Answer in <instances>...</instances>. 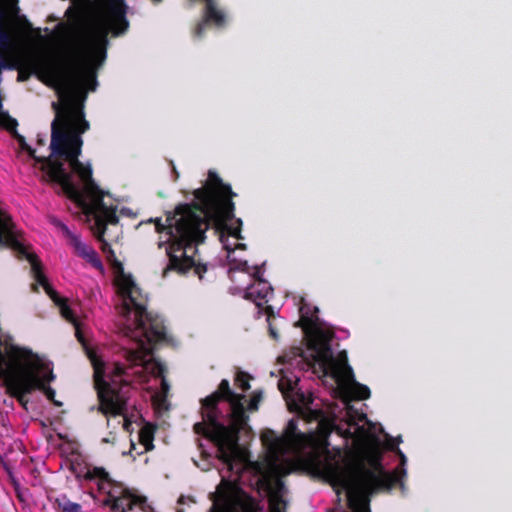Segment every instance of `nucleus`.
Returning <instances> with one entry per match:
<instances>
[{
    "mask_svg": "<svg viewBox=\"0 0 512 512\" xmlns=\"http://www.w3.org/2000/svg\"><path fill=\"white\" fill-rule=\"evenodd\" d=\"M29 66L41 79L57 86L60 97L65 98L63 105L52 103L56 115L51 123L50 155L39 159L42 162L44 178L57 185V193L66 195L85 215L94 219L92 230L101 242V250L106 259L114 268L118 297L116 308L121 317L120 329L133 341L134 347L123 348L118 358L110 362L98 350L87 345L75 310L49 285L38 257L28 250L1 202L0 245L11 248L18 257H23L30 263L31 273L36 281L31 285V290L38 292L39 285H42L47 295L59 307L61 315L74 325L75 335L94 369L99 410L105 415L126 416L132 407L129 400L133 381L143 383L150 376H154L161 378L163 392L169 388L163 377L164 367L152 356L154 346L164 341L166 334L163 320L147 312L146 296L142 294L132 275L125 273L114 251L103 239L106 225L116 224L118 218L115 210L103 201L104 192L94 182L91 166L78 159L83 144L81 134L89 129V123L75 104L74 97L86 87L95 90L96 74L87 78L79 87L70 89L38 69L35 62L30 61Z\"/></svg>",
    "mask_w": 512,
    "mask_h": 512,
    "instance_id": "nucleus-1",
    "label": "nucleus"
},
{
    "mask_svg": "<svg viewBox=\"0 0 512 512\" xmlns=\"http://www.w3.org/2000/svg\"><path fill=\"white\" fill-rule=\"evenodd\" d=\"M209 177L214 182V187L194 191L198 202L196 209L189 205H180L173 214L166 217V224L156 221V231H166V239L158 242L159 248L165 246L169 258V264L163 270V277H166L169 270L186 273L189 269L195 268V272L202 278V269L197 265L195 258L196 246L204 241L210 220L219 228L224 227L228 235L242 239V221L234 219L233 214L234 203L231 197L235 194L214 172L210 171ZM205 270L203 268V271Z\"/></svg>",
    "mask_w": 512,
    "mask_h": 512,
    "instance_id": "nucleus-2",
    "label": "nucleus"
},
{
    "mask_svg": "<svg viewBox=\"0 0 512 512\" xmlns=\"http://www.w3.org/2000/svg\"><path fill=\"white\" fill-rule=\"evenodd\" d=\"M299 311L302 319L313 332L305 350L293 347L282 356L283 361L290 367H296L301 371L311 370L318 378H330L333 384L346 390L355 388L360 397L368 398L370 390L354 379L352 368L348 365L346 351L334 356L330 344L333 332L319 327V320L316 316L318 308L311 309L309 305L303 304Z\"/></svg>",
    "mask_w": 512,
    "mask_h": 512,
    "instance_id": "nucleus-3",
    "label": "nucleus"
},
{
    "mask_svg": "<svg viewBox=\"0 0 512 512\" xmlns=\"http://www.w3.org/2000/svg\"><path fill=\"white\" fill-rule=\"evenodd\" d=\"M75 477L86 483L89 494L96 499L103 496L102 504L110 506L113 512H151L146 500L134 496L120 483L113 481L109 474L99 467L82 466L74 468Z\"/></svg>",
    "mask_w": 512,
    "mask_h": 512,
    "instance_id": "nucleus-4",
    "label": "nucleus"
},
{
    "mask_svg": "<svg viewBox=\"0 0 512 512\" xmlns=\"http://www.w3.org/2000/svg\"><path fill=\"white\" fill-rule=\"evenodd\" d=\"M254 266L251 273L254 283L247 287L244 298L253 301L257 306H261V301L268 302L269 295L272 294L271 285L261 277L262 267Z\"/></svg>",
    "mask_w": 512,
    "mask_h": 512,
    "instance_id": "nucleus-5",
    "label": "nucleus"
},
{
    "mask_svg": "<svg viewBox=\"0 0 512 512\" xmlns=\"http://www.w3.org/2000/svg\"><path fill=\"white\" fill-rule=\"evenodd\" d=\"M69 244L73 247L75 253L81 258L85 259L89 264L99 271L104 270V266L97 254V252L89 245L83 243L79 236L72 237Z\"/></svg>",
    "mask_w": 512,
    "mask_h": 512,
    "instance_id": "nucleus-6",
    "label": "nucleus"
},
{
    "mask_svg": "<svg viewBox=\"0 0 512 512\" xmlns=\"http://www.w3.org/2000/svg\"><path fill=\"white\" fill-rule=\"evenodd\" d=\"M54 505L58 512H82L81 505L71 502L65 495L56 498Z\"/></svg>",
    "mask_w": 512,
    "mask_h": 512,
    "instance_id": "nucleus-7",
    "label": "nucleus"
},
{
    "mask_svg": "<svg viewBox=\"0 0 512 512\" xmlns=\"http://www.w3.org/2000/svg\"><path fill=\"white\" fill-rule=\"evenodd\" d=\"M236 270L250 273V266L248 265L247 261L233 259L230 261V270L229 271L233 272Z\"/></svg>",
    "mask_w": 512,
    "mask_h": 512,
    "instance_id": "nucleus-8",
    "label": "nucleus"
},
{
    "mask_svg": "<svg viewBox=\"0 0 512 512\" xmlns=\"http://www.w3.org/2000/svg\"><path fill=\"white\" fill-rule=\"evenodd\" d=\"M248 380L249 377L246 373L238 372L236 374L235 383L242 391H247L248 389H250Z\"/></svg>",
    "mask_w": 512,
    "mask_h": 512,
    "instance_id": "nucleus-9",
    "label": "nucleus"
},
{
    "mask_svg": "<svg viewBox=\"0 0 512 512\" xmlns=\"http://www.w3.org/2000/svg\"><path fill=\"white\" fill-rule=\"evenodd\" d=\"M388 439H389V442H388V448L392 451H394L399 457H400V460H401V464L404 465L406 463V456L403 454V452L397 447L395 446L392 442H393V439L390 437V436H387Z\"/></svg>",
    "mask_w": 512,
    "mask_h": 512,
    "instance_id": "nucleus-10",
    "label": "nucleus"
},
{
    "mask_svg": "<svg viewBox=\"0 0 512 512\" xmlns=\"http://www.w3.org/2000/svg\"><path fill=\"white\" fill-rule=\"evenodd\" d=\"M10 44L9 34L0 26V49H6Z\"/></svg>",
    "mask_w": 512,
    "mask_h": 512,
    "instance_id": "nucleus-11",
    "label": "nucleus"
},
{
    "mask_svg": "<svg viewBox=\"0 0 512 512\" xmlns=\"http://www.w3.org/2000/svg\"><path fill=\"white\" fill-rule=\"evenodd\" d=\"M261 400V393H255L251 400L249 401L248 409L250 411H256L258 409V403Z\"/></svg>",
    "mask_w": 512,
    "mask_h": 512,
    "instance_id": "nucleus-12",
    "label": "nucleus"
},
{
    "mask_svg": "<svg viewBox=\"0 0 512 512\" xmlns=\"http://www.w3.org/2000/svg\"><path fill=\"white\" fill-rule=\"evenodd\" d=\"M62 231L63 235L70 241L72 237H75L76 234H74L64 223L60 225L58 228Z\"/></svg>",
    "mask_w": 512,
    "mask_h": 512,
    "instance_id": "nucleus-13",
    "label": "nucleus"
},
{
    "mask_svg": "<svg viewBox=\"0 0 512 512\" xmlns=\"http://www.w3.org/2000/svg\"><path fill=\"white\" fill-rule=\"evenodd\" d=\"M50 223L52 225H54L55 227L59 228L60 225L63 223L61 222L59 219H57L56 217H50Z\"/></svg>",
    "mask_w": 512,
    "mask_h": 512,
    "instance_id": "nucleus-14",
    "label": "nucleus"
},
{
    "mask_svg": "<svg viewBox=\"0 0 512 512\" xmlns=\"http://www.w3.org/2000/svg\"><path fill=\"white\" fill-rule=\"evenodd\" d=\"M269 333L273 339L276 340L278 338L277 332L275 331L271 323H269Z\"/></svg>",
    "mask_w": 512,
    "mask_h": 512,
    "instance_id": "nucleus-15",
    "label": "nucleus"
},
{
    "mask_svg": "<svg viewBox=\"0 0 512 512\" xmlns=\"http://www.w3.org/2000/svg\"><path fill=\"white\" fill-rule=\"evenodd\" d=\"M221 241L223 242L224 244V248L228 251V253L230 252H233L234 251V248H231L223 239V236L221 237Z\"/></svg>",
    "mask_w": 512,
    "mask_h": 512,
    "instance_id": "nucleus-16",
    "label": "nucleus"
},
{
    "mask_svg": "<svg viewBox=\"0 0 512 512\" xmlns=\"http://www.w3.org/2000/svg\"><path fill=\"white\" fill-rule=\"evenodd\" d=\"M170 164L172 165V172L174 174V180H176L178 178V172H177L175 166L173 165V163L170 162Z\"/></svg>",
    "mask_w": 512,
    "mask_h": 512,
    "instance_id": "nucleus-17",
    "label": "nucleus"
},
{
    "mask_svg": "<svg viewBox=\"0 0 512 512\" xmlns=\"http://www.w3.org/2000/svg\"><path fill=\"white\" fill-rule=\"evenodd\" d=\"M0 66L4 67V68L8 67L6 61L3 59V57L1 55H0Z\"/></svg>",
    "mask_w": 512,
    "mask_h": 512,
    "instance_id": "nucleus-18",
    "label": "nucleus"
},
{
    "mask_svg": "<svg viewBox=\"0 0 512 512\" xmlns=\"http://www.w3.org/2000/svg\"><path fill=\"white\" fill-rule=\"evenodd\" d=\"M38 143H39L40 145H43V144H44V139H43V138H39V139H38Z\"/></svg>",
    "mask_w": 512,
    "mask_h": 512,
    "instance_id": "nucleus-19",
    "label": "nucleus"
},
{
    "mask_svg": "<svg viewBox=\"0 0 512 512\" xmlns=\"http://www.w3.org/2000/svg\"><path fill=\"white\" fill-rule=\"evenodd\" d=\"M237 248L245 249V244H238V245H237Z\"/></svg>",
    "mask_w": 512,
    "mask_h": 512,
    "instance_id": "nucleus-20",
    "label": "nucleus"
}]
</instances>
